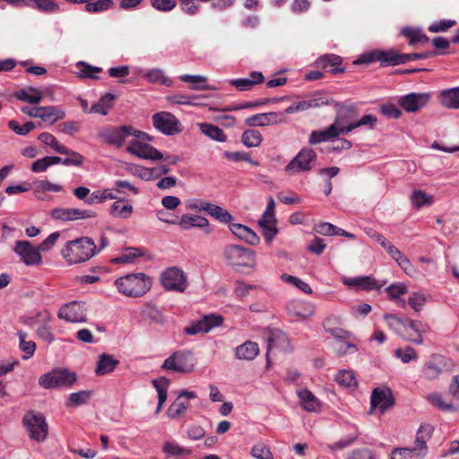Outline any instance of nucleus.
Masks as SVG:
<instances>
[{"mask_svg": "<svg viewBox=\"0 0 459 459\" xmlns=\"http://www.w3.org/2000/svg\"><path fill=\"white\" fill-rule=\"evenodd\" d=\"M118 291L126 297L140 298L152 286V280L143 273H131L115 281Z\"/></svg>", "mask_w": 459, "mask_h": 459, "instance_id": "obj_1", "label": "nucleus"}, {"mask_svg": "<svg viewBox=\"0 0 459 459\" xmlns=\"http://www.w3.org/2000/svg\"><path fill=\"white\" fill-rule=\"evenodd\" d=\"M96 253L97 246L93 239L88 237L68 241L62 249V255L69 264L83 263L91 259Z\"/></svg>", "mask_w": 459, "mask_h": 459, "instance_id": "obj_2", "label": "nucleus"}, {"mask_svg": "<svg viewBox=\"0 0 459 459\" xmlns=\"http://www.w3.org/2000/svg\"><path fill=\"white\" fill-rule=\"evenodd\" d=\"M226 264L236 271L242 268H253L255 265V253L252 249L238 246L228 245L223 249Z\"/></svg>", "mask_w": 459, "mask_h": 459, "instance_id": "obj_3", "label": "nucleus"}, {"mask_svg": "<svg viewBox=\"0 0 459 459\" xmlns=\"http://www.w3.org/2000/svg\"><path fill=\"white\" fill-rule=\"evenodd\" d=\"M336 117L333 125H336V129L340 134H347L354 128L352 125L356 124L359 115L356 104L350 100L344 102H336L334 104Z\"/></svg>", "mask_w": 459, "mask_h": 459, "instance_id": "obj_4", "label": "nucleus"}, {"mask_svg": "<svg viewBox=\"0 0 459 459\" xmlns=\"http://www.w3.org/2000/svg\"><path fill=\"white\" fill-rule=\"evenodd\" d=\"M195 357L190 350H178L168 357L161 365V368L180 374H188L195 370Z\"/></svg>", "mask_w": 459, "mask_h": 459, "instance_id": "obj_5", "label": "nucleus"}, {"mask_svg": "<svg viewBox=\"0 0 459 459\" xmlns=\"http://www.w3.org/2000/svg\"><path fill=\"white\" fill-rule=\"evenodd\" d=\"M22 425L31 440L42 443L47 439L48 425L42 413L33 410L28 411L22 418Z\"/></svg>", "mask_w": 459, "mask_h": 459, "instance_id": "obj_6", "label": "nucleus"}, {"mask_svg": "<svg viewBox=\"0 0 459 459\" xmlns=\"http://www.w3.org/2000/svg\"><path fill=\"white\" fill-rule=\"evenodd\" d=\"M76 380L77 376L74 372L65 368H56L42 375L39 379V385L45 389L70 387Z\"/></svg>", "mask_w": 459, "mask_h": 459, "instance_id": "obj_7", "label": "nucleus"}, {"mask_svg": "<svg viewBox=\"0 0 459 459\" xmlns=\"http://www.w3.org/2000/svg\"><path fill=\"white\" fill-rule=\"evenodd\" d=\"M372 62H380L381 66L400 65H403L402 54L394 49H376L361 55L353 61V65H358L360 64H370Z\"/></svg>", "mask_w": 459, "mask_h": 459, "instance_id": "obj_8", "label": "nucleus"}, {"mask_svg": "<svg viewBox=\"0 0 459 459\" xmlns=\"http://www.w3.org/2000/svg\"><path fill=\"white\" fill-rule=\"evenodd\" d=\"M317 154L311 148H302L298 154L285 166V172L290 175H295L299 172H307L313 169V164L316 160Z\"/></svg>", "mask_w": 459, "mask_h": 459, "instance_id": "obj_9", "label": "nucleus"}, {"mask_svg": "<svg viewBox=\"0 0 459 459\" xmlns=\"http://www.w3.org/2000/svg\"><path fill=\"white\" fill-rule=\"evenodd\" d=\"M57 316L71 323H84L87 321L86 303L82 301L66 303L59 308Z\"/></svg>", "mask_w": 459, "mask_h": 459, "instance_id": "obj_10", "label": "nucleus"}, {"mask_svg": "<svg viewBox=\"0 0 459 459\" xmlns=\"http://www.w3.org/2000/svg\"><path fill=\"white\" fill-rule=\"evenodd\" d=\"M161 284L167 290L183 292L187 287L186 273L178 267H170L161 274Z\"/></svg>", "mask_w": 459, "mask_h": 459, "instance_id": "obj_11", "label": "nucleus"}, {"mask_svg": "<svg viewBox=\"0 0 459 459\" xmlns=\"http://www.w3.org/2000/svg\"><path fill=\"white\" fill-rule=\"evenodd\" d=\"M13 251L28 266L39 265L42 262L39 249L28 240H17Z\"/></svg>", "mask_w": 459, "mask_h": 459, "instance_id": "obj_12", "label": "nucleus"}, {"mask_svg": "<svg viewBox=\"0 0 459 459\" xmlns=\"http://www.w3.org/2000/svg\"><path fill=\"white\" fill-rule=\"evenodd\" d=\"M153 126L166 135L180 133V122L171 113L159 112L152 116Z\"/></svg>", "mask_w": 459, "mask_h": 459, "instance_id": "obj_13", "label": "nucleus"}, {"mask_svg": "<svg viewBox=\"0 0 459 459\" xmlns=\"http://www.w3.org/2000/svg\"><path fill=\"white\" fill-rule=\"evenodd\" d=\"M134 134V128L130 126L105 128L99 133L100 138L109 145L121 147L126 139Z\"/></svg>", "mask_w": 459, "mask_h": 459, "instance_id": "obj_14", "label": "nucleus"}, {"mask_svg": "<svg viewBox=\"0 0 459 459\" xmlns=\"http://www.w3.org/2000/svg\"><path fill=\"white\" fill-rule=\"evenodd\" d=\"M223 323V317L221 315L209 314L202 316L200 320L191 322L184 332L188 335L208 333L212 328L221 325Z\"/></svg>", "mask_w": 459, "mask_h": 459, "instance_id": "obj_15", "label": "nucleus"}, {"mask_svg": "<svg viewBox=\"0 0 459 459\" xmlns=\"http://www.w3.org/2000/svg\"><path fill=\"white\" fill-rule=\"evenodd\" d=\"M394 404V397L393 392L388 387H377L374 388L370 399V411L369 413L378 408L381 413H384L387 409Z\"/></svg>", "mask_w": 459, "mask_h": 459, "instance_id": "obj_16", "label": "nucleus"}, {"mask_svg": "<svg viewBox=\"0 0 459 459\" xmlns=\"http://www.w3.org/2000/svg\"><path fill=\"white\" fill-rule=\"evenodd\" d=\"M431 99L429 92H411L402 96L398 100V104L407 112H417L427 106Z\"/></svg>", "mask_w": 459, "mask_h": 459, "instance_id": "obj_17", "label": "nucleus"}, {"mask_svg": "<svg viewBox=\"0 0 459 459\" xmlns=\"http://www.w3.org/2000/svg\"><path fill=\"white\" fill-rule=\"evenodd\" d=\"M126 151L143 160H160L163 159V154L159 150L140 140H132Z\"/></svg>", "mask_w": 459, "mask_h": 459, "instance_id": "obj_18", "label": "nucleus"}, {"mask_svg": "<svg viewBox=\"0 0 459 459\" xmlns=\"http://www.w3.org/2000/svg\"><path fill=\"white\" fill-rule=\"evenodd\" d=\"M286 121L287 117L282 112H268L250 116L246 118L245 124L249 127H255L279 125Z\"/></svg>", "mask_w": 459, "mask_h": 459, "instance_id": "obj_19", "label": "nucleus"}, {"mask_svg": "<svg viewBox=\"0 0 459 459\" xmlns=\"http://www.w3.org/2000/svg\"><path fill=\"white\" fill-rule=\"evenodd\" d=\"M51 215L56 220L65 221L77 219L94 218L96 213L90 210H80L76 208H56L52 211Z\"/></svg>", "mask_w": 459, "mask_h": 459, "instance_id": "obj_20", "label": "nucleus"}, {"mask_svg": "<svg viewBox=\"0 0 459 459\" xmlns=\"http://www.w3.org/2000/svg\"><path fill=\"white\" fill-rule=\"evenodd\" d=\"M229 228L236 237L250 245L255 246L260 242V238L256 233L243 224L231 223L229 225Z\"/></svg>", "mask_w": 459, "mask_h": 459, "instance_id": "obj_21", "label": "nucleus"}, {"mask_svg": "<svg viewBox=\"0 0 459 459\" xmlns=\"http://www.w3.org/2000/svg\"><path fill=\"white\" fill-rule=\"evenodd\" d=\"M401 35L408 39V44L411 47L416 44H428L429 37L423 33L421 28L405 26L401 30Z\"/></svg>", "mask_w": 459, "mask_h": 459, "instance_id": "obj_22", "label": "nucleus"}, {"mask_svg": "<svg viewBox=\"0 0 459 459\" xmlns=\"http://www.w3.org/2000/svg\"><path fill=\"white\" fill-rule=\"evenodd\" d=\"M141 316L151 324L163 325L166 317L162 311L152 302H147L141 310Z\"/></svg>", "mask_w": 459, "mask_h": 459, "instance_id": "obj_23", "label": "nucleus"}, {"mask_svg": "<svg viewBox=\"0 0 459 459\" xmlns=\"http://www.w3.org/2000/svg\"><path fill=\"white\" fill-rule=\"evenodd\" d=\"M342 58L340 56L329 54L325 55L317 58L316 65L318 67L325 69L331 67V74H336L339 73H344L345 67L342 66Z\"/></svg>", "mask_w": 459, "mask_h": 459, "instance_id": "obj_24", "label": "nucleus"}, {"mask_svg": "<svg viewBox=\"0 0 459 459\" xmlns=\"http://www.w3.org/2000/svg\"><path fill=\"white\" fill-rule=\"evenodd\" d=\"M119 364V360L113 356L103 353L98 357L95 374L97 376H103L114 371L116 367Z\"/></svg>", "mask_w": 459, "mask_h": 459, "instance_id": "obj_25", "label": "nucleus"}, {"mask_svg": "<svg viewBox=\"0 0 459 459\" xmlns=\"http://www.w3.org/2000/svg\"><path fill=\"white\" fill-rule=\"evenodd\" d=\"M438 100L446 108H459V87L442 91L438 95Z\"/></svg>", "mask_w": 459, "mask_h": 459, "instance_id": "obj_26", "label": "nucleus"}, {"mask_svg": "<svg viewBox=\"0 0 459 459\" xmlns=\"http://www.w3.org/2000/svg\"><path fill=\"white\" fill-rule=\"evenodd\" d=\"M264 77L261 72H252L250 78H240L230 81V84L235 86L238 91L250 90L255 84L262 83Z\"/></svg>", "mask_w": 459, "mask_h": 459, "instance_id": "obj_27", "label": "nucleus"}, {"mask_svg": "<svg viewBox=\"0 0 459 459\" xmlns=\"http://www.w3.org/2000/svg\"><path fill=\"white\" fill-rule=\"evenodd\" d=\"M434 428L430 424H424L420 427L418 429L414 446L418 447L421 453H424L427 455L428 453V446H427V441H429L433 435Z\"/></svg>", "mask_w": 459, "mask_h": 459, "instance_id": "obj_28", "label": "nucleus"}, {"mask_svg": "<svg viewBox=\"0 0 459 459\" xmlns=\"http://www.w3.org/2000/svg\"><path fill=\"white\" fill-rule=\"evenodd\" d=\"M343 282L344 284L351 287H355L358 290H371L375 289H380V286H377L376 280L371 278L370 276L344 279Z\"/></svg>", "mask_w": 459, "mask_h": 459, "instance_id": "obj_29", "label": "nucleus"}, {"mask_svg": "<svg viewBox=\"0 0 459 459\" xmlns=\"http://www.w3.org/2000/svg\"><path fill=\"white\" fill-rule=\"evenodd\" d=\"M133 206L127 200L119 199L113 203L110 207V214L120 219H128L133 213Z\"/></svg>", "mask_w": 459, "mask_h": 459, "instance_id": "obj_30", "label": "nucleus"}, {"mask_svg": "<svg viewBox=\"0 0 459 459\" xmlns=\"http://www.w3.org/2000/svg\"><path fill=\"white\" fill-rule=\"evenodd\" d=\"M259 352L258 344L254 342H246L236 348V357L239 359L252 360Z\"/></svg>", "mask_w": 459, "mask_h": 459, "instance_id": "obj_31", "label": "nucleus"}, {"mask_svg": "<svg viewBox=\"0 0 459 459\" xmlns=\"http://www.w3.org/2000/svg\"><path fill=\"white\" fill-rule=\"evenodd\" d=\"M338 135H340V134L336 129V125H331L325 130L313 131L309 136L308 143L309 144L314 145L337 137Z\"/></svg>", "mask_w": 459, "mask_h": 459, "instance_id": "obj_32", "label": "nucleus"}, {"mask_svg": "<svg viewBox=\"0 0 459 459\" xmlns=\"http://www.w3.org/2000/svg\"><path fill=\"white\" fill-rule=\"evenodd\" d=\"M301 401V406L307 411H317L320 407V402L308 389H302L298 392Z\"/></svg>", "mask_w": 459, "mask_h": 459, "instance_id": "obj_33", "label": "nucleus"}, {"mask_svg": "<svg viewBox=\"0 0 459 459\" xmlns=\"http://www.w3.org/2000/svg\"><path fill=\"white\" fill-rule=\"evenodd\" d=\"M331 323H341V317L340 316H329L327 317L324 323L323 326L326 333H329L332 334L334 338L344 340L350 337L351 333L350 332L340 328L338 326L331 327Z\"/></svg>", "mask_w": 459, "mask_h": 459, "instance_id": "obj_34", "label": "nucleus"}, {"mask_svg": "<svg viewBox=\"0 0 459 459\" xmlns=\"http://www.w3.org/2000/svg\"><path fill=\"white\" fill-rule=\"evenodd\" d=\"M170 385V380L165 377L152 380V385L158 393V406L156 412H159L167 400V389Z\"/></svg>", "mask_w": 459, "mask_h": 459, "instance_id": "obj_35", "label": "nucleus"}, {"mask_svg": "<svg viewBox=\"0 0 459 459\" xmlns=\"http://www.w3.org/2000/svg\"><path fill=\"white\" fill-rule=\"evenodd\" d=\"M92 394L93 392L89 390L72 393L65 402V406L67 408H74L86 404L91 400Z\"/></svg>", "mask_w": 459, "mask_h": 459, "instance_id": "obj_36", "label": "nucleus"}, {"mask_svg": "<svg viewBox=\"0 0 459 459\" xmlns=\"http://www.w3.org/2000/svg\"><path fill=\"white\" fill-rule=\"evenodd\" d=\"M27 7L37 9L41 13H52L59 11V4L53 0H28Z\"/></svg>", "mask_w": 459, "mask_h": 459, "instance_id": "obj_37", "label": "nucleus"}, {"mask_svg": "<svg viewBox=\"0 0 459 459\" xmlns=\"http://www.w3.org/2000/svg\"><path fill=\"white\" fill-rule=\"evenodd\" d=\"M199 128L201 132L210 137L212 140L224 143L227 140V135L224 134L223 130L217 126L201 123L199 124Z\"/></svg>", "mask_w": 459, "mask_h": 459, "instance_id": "obj_38", "label": "nucleus"}, {"mask_svg": "<svg viewBox=\"0 0 459 459\" xmlns=\"http://www.w3.org/2000/svg\"><path fill=\"white\" fill-rule=\"evenodd\" d=\"M426 454L421 453L417 446L411 448H396L392 453L391 459H423Z\"/></svg>", "mask_w": 459, "mask_h": 459, "instance_id": "obj_39", "label": "nucleus"}, {"mask_svg": "<svg viewBox=\"0 0 459 459\" xmlns=\"http://www.w3.org/2000/svg\"><path fill=\"white\" fill-rule=\"evenodd\" d=\"M41 109H43V111L40 112L39 118L45 122L50 121L51 124H54L65 117V112L58 107H41Z\"/></svg>", "mask_w": 459, "mask_h": 459, "instance_id": "obj_40", "label": "nucleus"}, {"mask_svg": "<svg viewBox=\"0 0 459 459\" xmlns=\"http://www.w3.org/2000/svg\"><path fill=\"white\" fill-rule=\"evenodd\" d=\"M27 333L23 331L18 332L19 337V348L22 351L24 352L22 356L23 359H29L31 358L36 351V343L33 341H26Z\"/></svg>", "mask_w": 459, "mask_h": 459, "instance_id": "obj_41", "label": "nucleus"}, {"mask_svg": "<svg viewBox=\"0 0 459 459\" xmlns=\"http://www.w3.org/2000/svg\"><path fill=\"white\" fill-rule=\"evenodd\" d=\"M241 141L248 148L258 147L263 141V136L258 130L247 129L243 132Z\"/></svg>", "mask_w": 459, "mask_h": 459, "instance_id": "obj_42", "label": "nucleus"}, {"mask_svg": "<svg viewBox=\"0 0 459 459\" xmlns=\"http://www.w3.org/2000/svg\"><path fill=\"white\" fill-rule=\"evenodd\" d=\"M30 91L34 94H30L26 90H21L15 93V97L22 101L28 102L30 104H38L42 100V92L34 87H30Z\"/></svg>", "mask_w": 459, "mask_h": 459, "instance_id": "obj_43", "label": "nucleus"}, {"mask_svg": "<svg viewBox=\"0 0 459 459\" xmlns=\"http://www.w3.org/2000/svg\"><path fill=\"white\" fill-rule=\"evenodd\" d=\"M189 407V402L182 401L178 397L169 407L167 411L168 417L176 419L184 414Z\"/></svg>", "mask_w": 459, "mask_h": 459, "instance_id": "obj_44", "label": "nucleus"}, {"mask_svg": "<svg viewBox=\"0 0 459 459\" xmlns=\"http://www.w3.org/2000/svg\"><path fill=\"white\" fill-rule=\"evenodd\" d=\"M115 96L111 93H106L100 100L91 106V111L101 115H107L108 109L112 107Z\"/></svg>", "mask_w": 459, "mask_h": 459, "instance_id": "obj_45", "label": "nucleus"}, {"mask_svg": "<svg viewBox=\"0 0 459 459\" xmlns=\"http://www.w3.org/2000/svg\"><path fill=\"white\" fill-rule=\"evenodd\" d=\"M206 212L223 223H230L233 220L232 215L227 210L212 203L210 204L209 209Z\"/></svg>", "mask_w": 459, "mask_h": 459, "instance_id": "obj_46", "label": "nucleus"}, {"mask_svg": "<svg viewBox=\"0 0 459 459\" xmlns=\"http://www.w3.org/2000/svg\"><path fill=\"white\" fill-rule=\"evenodd\" d=\"M62 186L57 184H53L48 180H39L34 183V194L37 198H41L40 194L45 192H59Z\"/></svg>", "mask_w": 459, "mask_h": 459, "instance_id": "obj_47", "label": "nucleus"}, {"mask_svg": "<svg viewBox=\"0 0 459 459\" xmlns=\"http://www.w3.org/2000/svg\"><path fill=\"white\" fill-rule=\"evenodd\" d=\"M276 221L270 220H260L259 225L263 229V235L265 241L270 244L272 243L274 237L278 234L279 230L275 225H270V223L275 224Z\"/></svg>", "mask_w": 459, "mask_h": 459, "instance_id": "obj_48", "label": "nucleus"}, {"mask_svg": "<svg viewBox=\"0 0 459 459\" xmlns=\"http://www.w3.org/2000/svg\"><path fill=\"white\" fill-rule=\"evenodd\" d=\"M114 5L113 0H97L96 2L87 3L85 11L90 13L105 12Z\"/></svg>", "mask_w": 459, "mask_h": 459, "instance_id": "obj_49", "label": "nucleus"}, {"mask_svg": "<svg viewBox=\"0 0 459 459\" xmlns=\"http://www.w3.org/2000/svg\"><path fill=\"white\" fill-rule=\"evenodd\" d=\"M334 380L338 384L345 387H351L357 385L356 378L351 370H340L335 375Z\"/></svg>", "mask_w": 459, "mask_h": 459, "instance_id": "obj_50", "label": "nucleus"}, {"mask_svg": "<svg viewBox=\"0 0 459 459\" xmlns=\"http://www.w3.org/2000/svg\"><path fill=\"white\" fill-rule=\"evenodd\" d=\"M327 104H329L328 100L323 97L296 102L298 112L304 111L309 108H318Z\"/></svg>", "mask_w": 459, "mask_h": 459, "instance_id": "obj_51", "label": "nucleus"}, {"mask_svg": "<svg viewBox=\"0 0 459 459\" xmlns=\"http://www.w3.org/2000/svg\"><path fill=\"white\" fill-rule=\"evenodd\" d=\"M269 102L268 99H261L259 100L255 101H244L238 104H235L232 106L226 107L224 108H221V111H236V110H241V109H248L256 108L262 105H265Z\"/></svg>", "mask_w": 459, "mask_h": 459, "instance_id": "obj_52", "label": "nucleus"}, {"mask_svg": "<svg viewBox=\"0 0 459 459\" xmlns=\"http://www.w3.org/2000/svg\"><path fill=\"white\" fill-rule=\"evenodd\" d=\"M385 320L390 328H392L397 333H400L403 329L406 328V319H402L394 314H385L384 316Z\"/></svg>", "mask_w": 459, "mask_h": 459, "instance_id": "obj_53", "label": "nucleus"}, {"mask_svg": "<svg viewBox=\"0 0 459 459\" xmlns=\"http://www.w3.org/2000/svg\"><path fill=\"white\" fill-rule=\"evenodd\" d=\"M411 200L416 208H420L424 204H431L433 196L427 195L421 190H415L411 194Z\"/></svg>", "mask_w": 459, "mask_h": 459, "instance_id": "obj_54", "label": "nucleus"}, {"mask_svg": "<svg viewBox=\"0 0 459 459\" xmlns=\"http://www.w3.org/2000/svg\"><path fill=\"white\" fill-rule=\"evenodd\" d=\"M143 252L140 248L129 247L126 249V253L119 255L113 259L116 264H126L133 262L136 257L142 256Z\"/></svg>", "mask_w": 459, "mask_h": 459, "instance_id": "obj_55", "label": "nucleus"}, {"mask_svg": "<svg viewBox=\"0 0 459 459\" xmlns=\"http://www.w3.org/2000/svg\"><path fill=\"white\" fill-rule=\"evenodd\" d=\"M420 321L411 320V319H406V326L411 328L415 332V336L411 335L407 338L409 342H411L415 344H422L423 343V338L420 333V326H421Z\"/></svg>", "mask_w": 459, "mask_h": 459, "instance_id": "obj_56", "label": "nucleus"}, {"mask_svg": "<svg viewBox=\"0 0 459 459\" xmlns=\"http://www.w3.org/2000/svg\"><path fill=\"white\" fill-rule=\"evenodd\" d=\"M163 452L169 456H181L184 455H190L191 450L182 447L175 443L167 442L163 446Z\"/></svg>", "mask_w": 459, "mask_h": 459, "instance_id": "obj_57", "label": "nucleus"}, {"mask_svg": "<svg viewBox=\"0 0 459 459\" xmlns=\"http://www.w3.org/2000/svg\"><path fill=\"white\" fill-rule=\"evenodd\" d=\"M8 127L19 135H26L36 126L31 121H28L23 126H20L16 120H10L8 122Z\"/></svg>", "mask_w": 459, "mask_h": 459, "instance_id": "obj_58", "label": "nucleus"}, {"mask_svg": "<svg viewBox=\"0 0 459 459\" xmlns=\"http://www.w3.org/2000/svg\"><path fill=\"white\" fill-rule=\"evenodd\" d=\"M76 65L80 69V75L82 78L98 79L99 77L94 74L102 71V68L92 66L85 62H79Z\"/></svg>", "mask_w": 459, "mask_h": 459, "instance_id": "obj_59", "label": "nucleus"}, {"mask_svg": "<svg viewBox=\"0 0 459 459\" xmlns=\"http://www.w3.org/2000/svg\"><path fill=\"white\" fill-rule=\"evenodd\" d=\"M429 402L441 411H454L455 407L451 403H446L438 394H432L428 396Z\"/></svg>", "mask_w": 459, "mask_h": 459, "instance_id": "obj_60", "label": "nucleus"}, {"mask_svg": "<svg viewBox=\"0 0 459 459\" xmlns=\"http://www.w3.org/2000/svg\"><path fill=\"white\" fill-rule=\"evenodd\" d=\"M394 355L399 358L403 363H408L411 360H414L418 358L417 351L411 346H406L404 349H396Z\"/></svg>", "mask_w": 459, "mask_h": 459, "instance_id": "obj_61", "label": "nucleus"}, {"mask_svg": "<svg viewBox=\"0 0 459 459\" xmlns=\"http://www.w3.org/2000/svg\"><path fill=\"white\" fill-rule=\"evenodd\" d=\"M281 279L285 282L291 283V284L295 285L298 289H299L300 290H302L303 292H305L307 294L312 293L311 287L307 282L301 281L300 279H299L295 276L283 273L281 275Z\"/></svg>", "mask_w": 459, "mask_h": 459, "instance_id": "obj_62", "label": "nucleus"}, {"mask_svg": "<svg viewBox=\"0 0 459 459\" xmlns=\"http://www.w3.org/2000/svg\"><path fill=\"white\" fill-rule=\"evenodd\" d=\"M456 24V21L455 20H441L438 22H433L429 27V31L432 33L444 32L454 27Z\"/></svg>", "mask_w": 459, "mask_h": 459, "instance_id": "obj_63", "label": "nucleus"}, {"mask_svg": "<svg viewBox=\"0 0 459 459\" xmlns=\"http://www.w3.org/2000/svg\"><path fill=\"white\" fill-rule=\"evenodd\" d=\"M251 455L256 459H273L270 449L262 443L256 444L253 446Z\"/></svg>", "mask_w": 459, "mask_h": 459, "instance_id": "obj_64", "label": "nucleus"}]
</instances>
